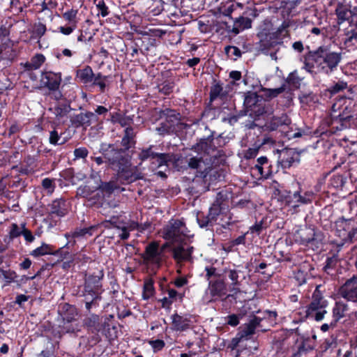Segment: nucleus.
<instances>
[{
	"label": "nucleus",
	"instance_id": "f257e3e1",
	"mask_svg": "<svg viewBox=\"0 0 357 357\" xmlns=\"http://www.w3.org/2000/svg\"><path fill=\"white\" fill-rule=\"evenodd\" d=\"M99 153L103 155L105 163L116 172V178L120 180L121 184L128 185L142 178L137 167L132 166L131 156L127 151L114 144L102 143Z\"/></svg>",
	"mask_w": 357,
	"mask_h": 357
},
{
	"label": "nucleus",
	"instance_id": "f03ea898",
	"mask_svg": "<svg viewBox=\"0 0 357 357\" xmlns=\"http://www.w3.org/2000/svg\"><path fill=\"white\" fill-rule=\"evenodd\" d=\"M302 56L301 61L303 66L302 69L313 74L317 69V73L331 75L337 70L342 60V52L333 51L328 45H321L315 50H310Z\"/></svg>",
	"mask_w": 357,
	"mask_h": 357
},
{
	"label": "nucleus",
	"instance_id": "7ed1b4c3",
	"mask_svg": "<svg viewBox=\"0 0 357 357\" xmlns=\"http://www.w3.org/2000/svg\"><path fill=\"white\" fill-rule=\"evenodd\" d=\"M102 268H97L92 273H85L84 283L79 286L77 296L80 298V302L84 305L85 312L91 313L98 308L102 299V280L104 278Z\"/></svg>",
	"mask_w": 357,
	"mask_h": 357
},
{
	"label": "nucleus",
	"instance_id": "20e7f679",
	"mask_svg": "<svg viewBox=\"0 0 357 357\" xmlns=\"http://www.w3.org/2000/svg\"><path fill=\"white\" fill-rule=\"evenodd\" d=\"M158 116L160 122L155 130L160 136L174 135L181 128V115L176 109L170 108L160 109Z\"/></svg>",
	"mask_w": 357,
	"mask_h": 357
},
{
	"label": "nucleus",
	"instance_id": "39448f33",
	"mask_svg": "<svg viewBox=\"0 0 357 357\" xmlns=\"http://www.w3.org/2000/svg\"><path fill=\"white\" fill-rule=\"evenodd\" d=\"M171 244L172 243L168 241L160 246L158 241H151L146 245L144 251L140 255L143 264L150 268L151 271L156 273L161 268L164 261L162 252L166 248L171 247Z\"/></svg>",
	"mask_w": 357,
	"mask_h": 357
},
{
	"label": "nucleus",
	"instance_id": "423d86ee",
	"mask_svg": "<svg viewBox=\"0 0 357 357\" xmlns=\"http://www.w3.org/2000/svg\"><path fill=\"white\" fill-rule=\"evenodd\" d=\"M84 313L89 314L83 320V326L86 330L91 333L98 334L101 333L105 337L108 338H113V336H116V327L112 326L109 324L110 319L114 317L110 315V318H105L102 320V317L92 313H87L84 310Z\"/></svg>",
	"mask_w": 357,
	"mask_h": 357
},
{
	"label": "nucleus",
	"instance_id": "0eeeda50",
	"mask_svg": "<svg viewBox=\"0 0 357 357\" xmlns=\"http://www.w3.org/2000/svg\"><path fill=\"white\" fill-rule=\"evenodd\" d=\"M189 232L183 218H172L160 230V236L172 243H181L189 236Z\"/></svg>",
	"mask_w": 357,
	"mask_h": 357
},
{
	"label": "nucleus",
	"instance_id": "6e6552de",
	"mask_svg": "<svg viewBox=\"0 0 357 357\" xmlns=\"http://www.w3.org/2000/svg\"><path fill=\"white\" fill-rule=\"evenodd\" d=\"M266 113L264 100L257 92L249 91L244 93L243 109L239 112V116L249 115L255 121Z\"/></svg>",
	"mask_w": 357,
	"mask_h": 357
},
{
	"label": "nucleus",
	"instance_id": "1a4fd4ad",
	"mask_svg": "<svg viewBox=\"0 0 357 357\" xmlns=\"http://www.w3.org/2000/svg\"><path fill=\"white\" fill-rule=\"evenodd\" d=\"M335 234L341 240L338 246L357 241V218H340L335 222Z\"/></svg>",
	"mask_w": 357,
	"mask_h": 357
},
{
	"label": "nucleus",
	"instance_id": "9d476101",
	"mask_svg": "<svg viewBox=\"0 0 357 357\" xmlns=\"http://www.w3.org/2000/svg\"><path fill=\"white\" fill-rule=\"evenodd\" d=\"M258 11L255 7H248L242 15L234 20L233 25L224 23L228 34L236 36L241 32L251 29L253 20L258 16Z\"/></svg>",
	"mask_w": 357,
	"mask_h": 357
},
{
	"label": "nucleus",
	"instance_id": "9b49d317",
	"mask_svg": "<svg viewBox=\"0 0 357 357\" xmlns=\"http://www.w3.org/2000/svg\"><path fill=\"white\" fill-rule=\"evenodd\" d=\"M324 241V234L314 228L306 227L297 231L295 241L313 250H321Z\"/></svg>",
	"mask_w": 357,
	"mask_h": 357
},
{
	"label": "nucleus",
	"instance_id": "f8f14e48",
	"mask_svg": "<svg viewBox=\"0 0 357 357\" xmlns=\"http://www.w3.org/2000/svg\"><path fill=\"white\" fill-rule=\"evenodd\" d=\"M154 146L143 148L137 154V158L140 160L139 165L149 160L153 168H158L162 166H169L172 162V155L170 153H157L153 151Z\"/></svg>",
	"mask_w": 357,
	"mask_h": 357
},
{
	"label": "nucleus",
	"instance_id": "ddd939ff",
	"mask_svg": "<svg viewBox=\"0 0 357 357\" xmlns=\"http://www.w3.org/2000/svg\"><path fill=\"white\" fill-rule=\"evenodd\" d=\"M335 106V105H333L332 112L325 119L329 131L333 134L351 128L354 121V116H350L346 112L337 114V111L334 109Z\"/></svg>",
	"mask_w": 357,
	"mask_h": 357
},
{
	"label": "nucleus",
	"instance_id": "4468645a",
	"mask_svg": "<svg viewBox=\"0 0 357 357\" xmlns=\"http://www.w3.org/2000/svg\"><path fill=\"white\" fill-rule=\"evenodd\" d=\"M278 199L286 206L296 208L301 204V188L298 181H294L291 183L290 189L277 190Z\"/></svg>",
	"mask_w": 357,
	"mask_h": 357
},
{
	"label": "nucleus",
	"instance_id": "2eb2a0df",
	"mask_svg": "<svg viewBox=\"0 0 357 357\" xmlns=\"http://www.w3.org/2000/svg\"><path fill=\"white\" fill-rule=\"evenodd\" d=\"M146 36L140 37H135L126 45V54H130L131 57L134 58L141 53L143 55H148L150 49L152 47L151 44L154 43L153 40H148Z\"/></svg>",
	"mask_w": 357,
	"mask_h": 357
},
{
	"label": "nucleus",
	"instance_id": "dca6fc26",
	"mask_svg": "<svg viewBox=\"0 0 357 357\" xmlns=\"http://www.w3.org/2000/svg\"><path fill=\"white\" fill-rule=\"evenodd\" d=\"M321 284L317 285L312 294L311 301L307 306L314 313H323L324 319L327 314L326 308L328 305V301L324 298V291L321 290Z\"/></svg>",
	"mask_w": 357,
	"mask_h": 357
},
{
	"label": "nucleus",
	"instance_id": "f3484780",
	"mask_svg": "<svg viewBox=\"0 0 357 357\" xmlns=\"http://www.w3.org/2000/svg\"><path fill=\"white\" fill-rule=\"evenodd\" d=\"M229 211V201L225 197L222 192L218 193L214 202L208 210L211 220L215 223L220 215H226Z\"/></svg>",
	"mask_w": 357,
	"mask_h": 357
},
{
	"label": "nucleus",
	"instance_id": "a211bd4d",
	"mask_svg": "<svg viewBox=\"0 0 357 357\" xmlns=\"http://www.w3.org/2000/svg\"><path fill=\"white\" fill-rule=\"evenodd\" d=\"M279 153L278 163L282 169L290 168L294 164H298L301 160V153L295 149L285 148L281 151L277 150Z\"/></svg>",
	"mask_w": 357,
	"mask_h": 357
},
{
	"label": "nucleus",
	"instance_id": "6ab92c4d",
	"mask_svg": "<svg viewBox=\"0 0 357 357\" xmlns=\"http://www.w3.org/2000/svg\"><path fill=\"white\" fill-rule=\"evenodd\" d=\"M339 294L347 301L357 303V274L347 279L340 286Z\"/></svg>",
	"mask_w": 357,
	"mask_h": 357
},
{
	"label": "nucleus",
	"instance_id": "aec40b11",
	"mask_svg": "<svg viewBox=\"0 0 357 357\" xmlns=\"http://www.w3.org/2000/svg\"><path fill=\"white\" fill-rule=\"evenodd\" d=\"M47 210L49 217L60 219L68 213L70 203L64 198L56 199L51 204H48Z\"/></svg>",
	"mask_w": 357,
	"mask_h": 357
},
{
	"label": "nucleus",
	"instance_id": "412c9836",
	"mask_svg": "<svg viewBox=\"0 0 357 357\" xmlns=\"http://www.w3.org/2000/svg\"><path fill=\"white\" fill-rule=\"evenodd\" d=\"M61 73L44 70L40 77L41 86L51 91H56L59 89L61 82Z\"/></svg>",
	"mask_w": 357,
	"mask_h": 357
},
{
	"label": "nucleus",
	"instance_id": "4be33fe9",
	"mask_svg": "<svg viewBox=\"0 0 357 357\" xmlns=\"http://www.w3.org/2000/svg\"><path fill=\"white\" fill-rule=\"evenodd\" d=\"M211 299L209 302H216L227 298V285L223 280L218 279L208 282Z\"/></svg>",
	"mask_w": 357,
	"mask_h": 357
},
{
	"label": "nucleus",
	"instance_id": "5701e85b",
	"mask_svg": "<svg viewBox=\"0 0 357 357\" xmlns=\"http://www.w3.org/2000/svg\"><path fill=\"white\" fill-rule=\"evenodd\" d=\"M70 122L72 125L75 128H88L90 127L93 123H98L96 121V114H93V112L84 110L80 113L74 115Z\"/></svg>",
	"mask_w": 357,
	"mask_h": 357
},
{
	"label": "nucleus",
	"instance_id": "b1692460",
	"mask_svg": "<svg viewBox=\"0 0 357 357\" xmlns=\"http://www.w3.org/2000/svg\"><path fill=\"white\" fill-rule=\"evenodd\" d=\"M120 185H121L120 180L116 178L115 174L109 181L100 180V183L95 187V190L102 192L105 197L109 198L115 191H119L121 189Z\"/></svg>",
	"mask_w": 357,
	"mask_h": 357
},
{
	"label": "nucleus",
	"instance_id": "393cba45",
	"mask_svg": "<svg viewBox=\"0 0 357 357\" xmlns=\"http://www.w3.org/2000/svg\"><path fill=\"white\" fill-rule=\"evenodd\" d=\"M252 169L257 170L259 176L264 178H270L274 173L278 172L266 156L258 158Z\"/></svg>",
	"mask_w": 357,
	"mask_h": 357
},
{
	"label": "nucleus",
	"instance_id": "a878e982",
	"mask_svg": "<svg viewBox=\"0 0 357 357\" xmlns=\"http://www.w3.org/2000/svg\"><path fill=\"white\" fill-rule=\"evenodd\" d=\"M322 314L323 313H314L307 305L305 307H301L298 311L294 314V317L291 323L293 324H298L305 322L307 319L321 321L323 320Z\"/></svg>",
	"mask_w": 357,
	"mask_h": 357
},
{
	"label": "nucleus",
	"instance_id": "bb28decb",
	"mask_svg": "<svg viewBox=\"0 0 357 357\" xmlns=\"http://www.w3.org/2000/svg\"><path fill=\"white\" fill-rule=\"evenodd\" d=\"M257 314L260 319L262 326H264L261 331L266 332L271 327L274 326L277 324L278 312L275 310H260L257 311Z\"/></svg>",
	"mask_w": 357,
	"mask_h": 357
},
{
	"label": "nucleus",
	"instance_id": "cd10ccee",
	"mask_svg": "<svg viewBox=\"0 0 357 357\" xmlns=\"http://www.w3.org/2000/svg\"><path fill=\"white\" fill-rule=\"evenodd\" d=\"M96 75L92 68L86 65L76 70L75 79L78 83L89 87L93 78H95Z\"/></svg>",
	"mask_w": 357,
	"mask_h": 357
},
{
	"label": "nucleus",
	"instance_id": "c85d7f7f",
	"mask_svg": "<svg viewBox=\"0 0 357 357\" xmlns=\"http://www.w3.org/2000/svg\"><path fill=\"white\" fill-rule=\"evenodd\" d=\"M215 133V131L210 130V134L208 136L201 138L194 146L195 150L197 152H203L207 155L215 152V145L213 142V137Z\"/></svg>",
	"mask_w": 357,
	"mask_h": 357
},
{
	"label": "nucleus",
	"instance_id": "c756f323",
	"mask_svg": "<svg viewBox=\"0 0 357 357\" xmlns=\"http://www.w3.org/2000/svg\"><path fill=\"white\" fill-rule=\"evenodd\" d=\"M227 96V92L223 89L222 83L220 80L213 79L210 87L208 107L211 106L217 98L224 100Z\"/></svg>",
	"mask_w": 357,
	"mask_h": 357
},
{
	"label": "nucleus",
	"instance_id": "7c9ffc66",
	"mask_svg": "<svg viewBox=\"0 0 357 357\" xmlns=\"http://www.w3.org/2000/svg\"><path fill=\"white\" fill-rule=\"evenodd\" d=\"M291 26L290 21L284 20L275 31H272L271 35L274 40L278 42V45L284 43V39L290 36L289 28Z\"/></svg>",
	"mask_w": 357,
	"mask_h": 357
},
{
	"label": "nucleus",
	"instance_id": "2f4dec72",
	"mask_svg": "<svg viewBox=\"0 0 357 357\" xmlns=\"http://www.w3.org/2000/svg\"><path fill=\"white\" fill-rule=\"evenodd\" d=\"M59 313L61 316L63 322L70 324L75 320L77 314V308L75 305L65 303L59 307Z\"/></svg>",
	"mask_w": 357,
	"mask_h": 357
},
{
	"label": "nucleus",
	"instance_id": "473e14b6",
	"mask_svg": "<svg viewBox=\"0 0 357 357\" xmlns=\"http://www.w3.org/2000/svg\"><path fill=\"white\" fill-rule=\"evenodd\" d=\"M136 144L135 133L131 126H128L124 130V134L121 141V149L128 151L130 149L134 148Z\"/></svg>",
	"mask_w": 357,
	"mask_h": 357
},
{
	"label": "nucleus",
	"instance_id": "72a5a7b5",
	"mask_svg": "<svg viewBox=\"0 0 357 357\" xmlns=\"http://www.w3.org/2000/svg\"><path fill=\"white\" fill-rule=\"evenodd\" d=\"M172 324L173 329L176 331H185L190 328V319L187 317H183L178 313L172 315Z\"/></svg>",
	"mask_w": 357,
	"mask_h": 357
},
{
	"label": "nucleus",
	"instance_id": "f704fd0d",
	"mask_svg": "<svg viewBox=\"0 0 357 357\" xmlns=\"http://www.w3.org/2000/svg\"><path fill=\"white\" fill-rule=\"evenodd\" d=\"M294 343L291 341V336L281 335L273 343V348L278 354H284L289 350L291 351V347Z\"/></svg>",
	"mask_w": 357,
	"mask_h": 357
},
{
	"label": "nucleus",
	"instance_id": "c9c22d12",
	"mask_svg": "<svg viewBox=\"0 0 357 357\" xmlns=\"http://www.w3.org/2000/svg\"><path fill=\"white\" fill-rule=\"evenodd\" d=\"M98 225H94L84 228L77 227L73 231L65 234V236L67 239H69L70 238H77L85 236L86 235L91 236L93 235L94 232L98 230Z\"/></svg>",
	"mask_w": 357,
	"mask_h": 357
},
{
	"label": "nucleus",
	"instance_id": "e433bc0d",
	"mask_svg": "<svg viewBox=\"0 0 357 357\" xmlns=\"http://www.w3.org/2000/svg\"><path fill=\"white\" fill-rule=\"evenodd\" d=\"M349 310L348 305L342 301L335 302L332 309V320L337 325L339 321L346 316Z\"/></svg>",
	"mask_w": 357,
	"mask_h": 357
},
{
	"label": "nucleus",
	"instance_id": "4c0bfd02",
	"mask_svg": "<svg viewBox=\"0 0 357 357\" xmlns=\"http://www.w3.org/2000/svg\"><path fill=\"white\" fill-rule=\"evenodd\" d=\"M347 182V176L345 174H333L328 182V188L329 189L342 190Z\"/></svg>",
	"mask_w": 357,
	"mask_h": 357
},
{
	"label": "nucleus",
	"instance_id": "58836bf2",
	"mask_svg": "<svg viewBox=\"0 0 357 357\" xmlns=\"http://www.w3.org/2000/svg\"><path fill=\"white\" fill-rule=\"evenodd\" d=\"M277 46H278V42L274 40L271 34L259 39L258 43L259 50L265 54H268L270 51L274 50Z\"/></svg>",
	"mask_w": 357,
	"mask_h": 357
},
{
	"label": "nucleus",
	"instance_id": "ea45409f",
	"mask_svg": "<svg viewBox=\"0 0 357 357\" xmlns=\"http://www.w3.org/2000/svg\"><path fill=\"white\" fill-rule=\"evenodd\" d=\"M172 255V258L176 261L177 265L181 266L183 261H189L185 251V247L183 243H178V245L172 247L170 249Z\"/></svg>",
	"mask_w": 357,
	"mask_h": 357
},
{
	"label": "nucleus",
	"instance_id": "a19ab883",
	"mask_svg": "<svg viewBox=\"0 0 357 357\" xmlns=\"http://www.w3.org/2000/svg\"><path fill=\"white\" fill-rule=\"evenodd\" d=\"M294 344L291 347V357H301L303 354H306L312 349L310 347H305V341L301 338L293 339Z\"/></svg>",
	"mask_w": 357,
	"mask_h": 357
},
{
	"label": "nucleus",
	"instance_id": "79ce46f5",
	"mask_svg": "<svg viewBox=\"0 0 357 357\" xmlns=\"http://www.w3.org/2000/svg\"><path fill=\"white\" fill-rule=\"evenodd\" d=\"M55 246L46 243H42L40 247L36 248L30 252V255L35 258H38L42 256L50 255H54V250Z\"/></svg>",
	"mask_w": 357,
	"mask_h": 357
},
{
	"label": "nucleus",
	"instance_id": "37998d69",
	"mask_svg": "<svg viewBox=\"0 0 357 357\" xmlns=\"http://www.w3.org/2000/svg\"><path fill=\"white\" fill-rule=\"evenodd\" d=\"M288 119L287 116H273L269 120H268L265 123V127L266 130L270 131H274L278 130L279 127L282 125H287Z\"/></svg>",
	"mask_w": 357,
	"mask_h": 357
},
{
	"label": "nucleus",
	"instance_id": "c03bdc74",
	"mask_svg": "<svg viewBox=\"0 0 357 357\" xmlns=\"http://www.w3.org/2000/svg\"><path fill=\"white\" fill-rule=\"evenodd\" d=\"M45 56L43 54H36L31 57L30 61H27L24 64L25 70L31 71L37 70L45 63Z\"/></svg>",
	"mask_w": 357,
	"mask_h": 357
},
{
	"label": "nucleus",
	"instance_id": "a18cd8bd",
	"mask_svg": "<svg viewBox=\"0 0 357 357\" xmlns=\"http://www.w3.org/2000/svg\"><path fill=\"white\" fill-rule=\"evenodd\" d=\"M71 243V245H74L75 244V241L74 240L73 243L70 241L63 247L59 248L58 249L54 248V256L58 257L57 262L63 261L64 259H68L72 257H74V255L70 254V252L66 249L68 248L69 245Z\"/></svg>",
	"mask_w": 357,
	"mask_h": 357
},
{
	"label": "nucleus",
	"instance_id": "49530a36",
	"mask_svg": "<svg viewBox=\"0 0 357 357\" xmlns=\"http://www.w3.org/2000/svg\"><path fill=\"white\" fill-rule=\"evenodd\" d=\"M107 78V76L103 75L101 73H98L89 87L94 88L95 86H98L99 89L98 91L100 93H103L106 90Z\"/></svg>",
	"mask_w": 357,
	"mask_h": 357
},
{
	"label": "nucleus",
	"instance_id": "de8ad7c7",
	"mask_svg": "<svg viewBox=\"0 0 357 357\" xmlns=\"http://www.w3.org/2000/svg\"><path fill=\"white\" fill-rule=\"evenodd\" d=\"M351 13L352 10H349L345 6L339 3L335 8V15L337 17L338 24H340L346 20L349 22Z\"/></svg>",
	"mask_w": 357,
	"mask_h": 357
},
{
	"label": "nucleus",
	"instance_id": "09e8293b",
	"mask_svg": "<svg viewBox=\"0 0 357 357\" xmlns=\"http://www.w3.org/2000/svg\"><path fill=\"white\" fill-rule=\"evenodd\" d=\"M63 132H59L56 128H54L52 131L50 132L49 143L54 146L63 145L66 144L68 139L67 137H63Z\"/></svg>",
	"mask_w": 357,
	"mask_h": 357
},
{
	"label": "nucleus",
	"instance_id": "8fccbe9b",
	"mask_svg": "<svg viewBox=\"0 0 357 357\" xmlns=\"http://www.w3.org/2000/svg\"><path fill=\"white\" fill-rule=\"evenodd\" d=\"M303 78L298 75L297 70L291 72L285 79L286 83L294 89H298L301 87Z\"/></svg>",
	"mask_w": 357,
	"mask_h": 357
},
{
	"label": "nucleus",
	"instance_id": "3c124183",
	"mask_svg": "<svg viewBox=\"0 0 357 357\" xmlns=\"http://www.w3.org/2000/svg\"><path fill=\"white\" fill-rule=\"evenodd\" d=\"M167 31H163L160 29H149L148 31H142L141 34L143 36H146L148 38H146L148 40H153L154 43L151 44L152 47H155L156 45V40L155 38H162L164 36H166Z\"/></svg>",
	"mask_w": 357,
	"mask_h": 357
},
{
	"label": "nucleus",
	"instance_id": "603ef678",
	"mask_svg": "<svg viewBox=\"0 0 357 357\" xmlns=\"http://www.w3.org/2000/svg\"><path fill=\"white\" fill-rule=\"evenodd\" d=\"M343 43L346 48L349 50H355L357 48V33L347 30L345 32V38L343 39Z\"/></svg>",
	"mask_w": 357,
	"mask_h": 357
},
{
	"label": "nucleus",
	"instance_id": "864d4df0",
	"mask_svg": "<svg viewBox=\"0 0 357 357\" xmlns=\"http://www.w3.org/2000/svg\"><path fill=\"white\" fill-rule=\"evenodd\" d=\"M155 294V288H154V282L150 278L145 280L143 285V291H142V298L144 300H149Z\"/></svg>",
	"mask_w": 357,
	"mask_h": 357
},
{
	"label": "nucleus",
	"instance_id": "5fc2aeb1",
	"mask_svg": "<svg viewBox=\"0 0 357 357\" xmlns=\"http://www.w3.org/2000/svg\"><path fill=\"white\" fill-rule=\"evenodd\" d=\"M175 86L176 84L174 80L166 79L158 84V91L165 96H169L174 91Z\"/></svg>",
	"mask_w": 357,
	"mask_h": 357
},
{
	"label": "nucleus",
	"instance_id": "6e6d98bb",
	"mask_svg": "<svg viewBox=\"0 0 357 357\" xmlns=\"http://www.w3.org/2000/svg\"><path fill=\"white\" fill-rule=\"evenodd\" d=\"M286 90V85L284 84L281 86L275 89L262 88L261 91L264 95L268 100L273 99L278 97L280 94L282 93Z\"/></svg>",
	"mask_w": 357,
	"mask_h": 357
},
{
	"label": "nucleus",
	"instance_id": "4d7b16f0",
	"mask_svg": "<svg viewBox=\"0 0 357 357\" xmlns=\"http://www.w3.org/2000/svg\"><path fill=\"white\" fill-rule=\"evenodd\" d=\"M273 24L271 21L265 20L263 24L260 26L257 36L259 39L267 37L271 35L273 31Z\"/></svg>",
	"mask_w": 357,
	"mask_h": 357
},
{
	"label": "nucleus",
	"instance_id": "13d9d810",
	"mask_svg": "<svg viewBox=\"0 0 357 357\" xmlns=\"http://www.w3.org/2000/svg\"><path fill=\"white\" fill-rule=\"evenodd\" d=\"M274 255H275V257L278 258L277 260L280 262H281V261L291 262L292 260L291 255L289 253V252L280 249L279 245H275Z\"/></svg>",
	"mask_w": 357,
	"mask_h": 357
},
{
	"label": "nucleus",
	"instance_id": "bf43d9fd",
	"mask_svg": "<svg viewBox=\"0 0 357 357\" xmlns=\"http://www.w3.org/2000/svg\"><path fill=\"white\" fill-rule=\"evenodd\" d=\"M347 88V83L344 81H338L335 83L333 85H331L330 87L326 89L325 92L328 93L330 98L333 96L343 91L344 89Z\"/></svg>",
	"mask_w": 357,
	"mask_h": 357
},
{
	"label": "nucleus",
	"instance_id": "052dcab7",
	"mask_svg": "<svg viewBox=\"0 0 357 357\" xmlns=\"http://www.w3.org/2000/svg\"><path fill=\"white\" fill-rule=\"evenodd\" d=\"M197 220L201 228L212 227L215 224L214 221L211 220L208 213L205 215L202 212L197 214Z\"/></svg>",
	"mask_w": 357,
	"mask_h": 357
},
{
	"label": "nucleus",
	"instance_id": "680f3d73",
	"mask_svg": "<svg viewBox=\"0 0 357 357\" xmlns=\"http://www.w3.org/2000/svg\"><path fill=\"white\" fill-rule=\"evenodd\" d=\"M337 263V259L335 255L327 257L325 261V264L323 267L324 271L328 275H333L332 271H335Z\"/></svg>",
	"mask_w": 357,
	"mask_h": 357
},
{
	"label": "nucleus",
	"instance_id": "e2e57ef3",
	"mask_svg": "<svg viewBox=\"0 0 357 357\" xmlns=\"http://www.w3.org/2000/svg\"><path fill=\"white\" fill-rule=\"evenodd\" d=\"M95 188L93 190L90 186L87 185H80L76 192V196L82 198H86L89 200L91 196L96 192Z\"/></svg>",
	"mask_w": 357,
	"mask_h": 357
},
{
	"label": "nucleus",
	"instance_id": "0e129e2a",
	"mask_svg": "<svg viewBox=\"0 0 357 357\" xmlns=\"http://www.w3.org/2000/svg\"><path fill=\"white\" fill-rule=\"evenodd\" d=\"M17 273L11 269L4 270L3 269V275L1 282H4V286L10 284L13 282H15V279L17 278Z\"/></svg>",
	"mask_w": 357,
	"mask_h": 357
},
{
	"label": "nucleus",
	"instance_id": "69168bd1",
	"mask_svg": "<svg viewBox=\"0 0 357 357\" xmlns=\"http://www.w3.org/2000/svg\"><path fill=\"white\" fill-rule=\"evenodd\" d=\"M78 10L71 8L62 14L63 18L68 22L69 24H76L77 26L78 20L77 18Z\"/></svg>",
	"mask_w": 357,
	"mask_h": 357
},
{
	"label": "nucleus",
	"instance_id": "338daca9",
	"mask_svg": "<svg viewBox=\"0 0 357 357\" xmlns=\"http://www.w3.org/2000/svg\"><path fill=\"white\" fill-rule=\"evenodd\" d=\"M299 100L301 103L305 105L316 103L319 100L317 96L312 92L303 93L299 96Z\"/></svg>",
	"mask_w": 357,
	"mask_h": 357
},
{
	"label": "nucleus",
	"instance_id": "774afa93",
	"mask_svg": "<svg viewBox=\"0 0 357 357\" xmlns=\"http://www.w3.org/2000/svg\"><path fill=\"white\" fill-rule=\"evenodd\" d=\"M41 186L48 194H52L56 188L54 178H45L41 181Z\"/></svg>",
	"mask_w": 357,
	"mask_h": 357
}]
</instances>
